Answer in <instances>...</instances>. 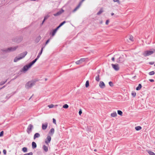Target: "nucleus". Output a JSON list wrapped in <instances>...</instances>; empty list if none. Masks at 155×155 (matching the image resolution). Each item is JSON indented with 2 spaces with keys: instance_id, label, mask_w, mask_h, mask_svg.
I'll return each instance as SVG.
<instances>
[{
  "instance_id": "bf43d9fd",
  "label": "nucleus",
  "mask_w": 155,
  "mask_h": 155,
  "mask_svg": "<svg viewBox=\"0 0 155 155\" xmlns=\"http://www.w3.org/2000/svg\"><path fill=\"white\" fill-rule=\"evenodd\" d=\"M113 1L114 2H119V0H113Z\"/></svg>"
},
{
  "instance_id": "bb28decb",
  "label": "nucleus",
  "mask_w": 155,
  "mask_h": 155,
  "mask_svg": "<svg viewBox=\"0 0 155 155\" xmlns=\"http://www.w3.org/2000/svg\"><path fill=\"white\" fill-rule=\"evenodd\" d=\"M117 115V113L116 112H114L111 114V116L112 117H115Z\"/></svg>"
},
{
  "instance_id": "4468645a",
  "label": "nucleus",
  "mask_w": 155,
  "mask_h": 155,
  "mask_svg": "<svg viewBox=\"0 0 155 155\" xmlns=\"http://www.w3.org/2000/svg\"><path fill=\"white\" fill-rule=\"evenodd\" d=\"M48 124L47 122L45 123V124H42V130H45L48 127Z\"/></svg>"
},
{
  "instance_id": "393cba45",
  "label": "nucleus",
  "mask_w": 155,
  "mask_h": 155,
  "mask_svg": "<svg viewBox=\"0 0 155 155\" xmlns=\"http://www.w3.org/2000/svg\"><path fill=\"white\" fill-rule=\"evenodd\" d=\"M147 152L150 155H155V153L150 150H147Z\"/></svg>"
},
{
  "instance_id": "f704fd0d",
  "label": "nucleus",
  "mask_w": 155,
  "mask_h": 155,
  "mask_svg": "<svg viewBox=\"0 0 155 155\" xmlns=\"http://www.w3.org/2000/svg\"><path fill=\"white\" fill-rule=\"evenodd\" d=\"M52 38V37H51L49 38L47 40L45 43V45H47L50 41V40Z\"/></svg>"
},
{
  "instance_id": "49530a36",
  "label": "nucleus",
  "mask_w": 155,
  "mask_h": 155,
  "mask_svg": "<svg viewBox=\"0 0 155 155\" xmlns=\"http://www.w3.org/2000/svg\"><path fill=\"white\" fill-rule=\"evenodd\" d=\"M154 63V61H151V62H149V64L150 65H153Z\"/></svg>"
},
{
  "instance_id": "2eb2a0df",
  "label": "nucleus",
  "mask_w": 155,
  "mask_h": 155,
  "mask_svg": "<svg viewBox=\"0 0 155 155\" xmlns=\"http://www.w3.org/2000/svg\"><path fill=\"white\" fill-rule=\"evenodd\" d=\"M57 31H55V30L54 29H53L51 31L50 33V35H51V36L52 37L54 36L55 34Z\"/></svg>"
},
{
  "instance_id": "9d476101",
  "label": "nucleus",
  "mask_w": 155,
  "mask_h": 155,
  "mask_svg": "<svg viewBox=\"0 0 155 155\" xmlns=\"http://www.w3.org/2000/svg\"><path fill=\"white\" fill-rule=\"evenodd\" d=\"M27 53L28 52L27 51H25L20 54L19 57L20 59L24 58L27 54Z\"/></svg>"
},
{
  "instance_id": "412c9836",
  "label": "nucleus",
  "mask_w": 155,
  "mask_h": 155,
  "mask_svg": "<svg viewBox=\"0 0 155 155\" xmlns=\"http://www.w3.org/2000/svg\"><path fill=\"white\" fill-rule=\"evenodd\" d=\"M41 37L40 35H39V36L37 37L35 39V42L37 43L38 42L41 40Z\"/></svg>"
},
{
  "instance_id": "a18cd8bd",
  "label": "nucleus",
  "mask_w": 155,
  "mask_h": 155,
  "mask_svg": "<svg viewBox=\"0 0 155 155\" xmlns=\"http://www.w3.org/2000/svg\"><path fill=\"white\" fill-rule=\"evenodd\" d=\"M61 27L59 25H58V26H57L54 29L56 31H58V30Z\"/></svg>"
},
{
  "instance_id": "cd10ccee",
  "label": "nucleus",
  "mask_w": 155,
  "mask_h": 155,
  "mask_svg": "<svg viewBox=\"0 0 155 155\" xmlns=\"http://www.w3.org/2000/svg\"><path fill=\"white\" fill-rule=\"evenodd\" d=\"M27 148L26 147H24L22 148V150L24 153H26L27 152Z\"/></svg>"
},
{
  "instance_id": "f03ea898",
  "label": "nucleus",
  "mask_w": 155,
  "mask_h": 155,
  "mask_svg": "<svg viewBox=\"0 0 155 155\" xmlns=\"http://www.w3.org/2000/svg\"><path fill=\"white\" fill-rule=\"evenodd\" d=\"M155 51V49L152 48L150 49V50L145 51L143 53V55L144 57L149 56L153 54Z\"/></svg>"
},
{
  "instance_id": "a19ab883",
  "label": "nucleus",
  "mask_w": 155,
  "mask_h": 155,
  "mask_svg": "<svg viewBox=\"0 0 155 155\" xmlns=\"http://www.w3.org/2000/svg\"><path fill=\"white\" fill-rule=\"evenodd\" d=\"M33 154L32 152H31L29 153H26L24 154L23 155H32Z\"/></svg>"
},
{
  "instance_id": "c9c22d12",
  "label": "nucleus",
  "mask_w": 155,
  "mask_h": 155,
  "mask_svg": "<svg viewBox=\"0 0 155 155\" xmlns=\"http://www.w3.org/2000/svg\"><path fill=\"white\" fill-rule=\"evenodd\" d=\"M66 22V21H64L62 22H61V23H60L59 25L61 27Z\"/></svg>"
},
{
  "instance_id": "f257e3e1",
  "label": "nucleus",
  "mask_w": 155,
  "mask_h": 155,
  "mask_svg": "<svg viewBox=\"0 0 155 155\" xmlns=\"http://www.w3.org/2000/svg\"><path fill=\"white\" fill-rule=\"evenodd\" d=\"M18 46L17 45L14 47H10L7 48L2 49H1V51L5 53H8L15 51L18 48Z\"/></svg>"
},
{
  "instance_id": "20e7f679",
  "label": "nucleus",
  "mask_w": 155,
  "mask_h": 155,
  "mask_svg": "<svg viewBox=\"0 0 155 155\" xmlns=\"http://www.w3.org/2000/svg\"><path fill=\"white\" fill-rule=\"evenodd\" d=\"M23 38L22 36H17L13 38L12 39V41L15 43H19L22 40Z\"/></svg>"
},
{
  "instance_id": "774afa93",
  "label": "nucleus",
  "mask_w": 155,
  "mask_h": 155,
  "mask_svg": "<svg viewBox=\"0 0 155 155\" xmlns=\"http://www.w3.org/2000/svg\"><path fill=\"white\" fill-rule=\"evenodd\" d=\"M135 77H136V76H134V78H135Z\"/></svg>"
},
{
  "instance_id": "aec40b11",
  "label": "nucleus",
  "mask_w": 155,
  "mask_h": 155,
  "mask_svg": "<svg viewBox=\"0 0 155 155\" xmlns=\"http://www.w3.org/2000/svg\"><path fill=\"white\" fill-rule=\"evenodd\" d=\"M37 60L36 58H35L34 60L31 62H30L29 63L31 67V66L34 64L37 61Z\"/></svg>"
},
{
  "instance_id": "c756f323",
  "label": "nucleus",
  "mask_w": 155,
  "mask_h": 155,
  "mask_svg": "<svg viewBox=\"0 0 155 155\" xmlns=\"http://www.w3.org/2000/svg\"><path fill=\"white\" fill-rule=\"evenodd\" d=\"M20 60V59L19 57L18 58L17 57H16L14 59V61L16 62H17L18 60Z\"/></svg>"
},
{
  "instance_id": "5701e85b",
  "label": "nucleus",
  "mask_w": 155,
  "mask_h": 155,
  "mask_svg": "<svg viewBox=\"0 0 155 155\" xmlns=\"http://www.w3.org/2000/svg\"><path fill=\"white\" fill-rule=\"evenodd\" d=\"M104 12L103 8H101L100 11L97 12V15H100L102 12Z\"/></svg>"
},
{
  "instance_id": "79ce46f5",
  "label": "nucleus",
  "mask_w": 155,
  "mask_h": 155,
  "mask_svg": "<svg viewBox=\"0 0 155 155\" xmlns=\"http://www.w3.org/2000/svg\"><path fill=\"white\" fill-rule=\"evenodd\" d=\"M54 105H53V104L49 105L48 106V107L49 108H52L54 107Z\"/></svg>"
},
{
  "instance_id": "7ed1b4c3",
  "label": "nucleus",
  "mask_w": 155,
  "mask_h": 155,
  "mask_svg": "<svg viewBox=\"0 0 155 155\" xmlns=\"http://www.w3.org/2000/svg\"><path fill=\"white\" fill-rule=\"evenodd\" d=\"M35 81H31L27 82L25 85V87L27 89H29L31 87L35 84Z\"/></svg>"
},
{
  "instance_id": "a211bd4d",
  "label": "nucleus",
  "mask_w": 155,
  "mask_h": 155,
  "mask_svg": "<svg viewBox=\"0 0 155 155\" xmlns=\"http://www.w3.org/2000/svg\"><path fill=\"white\" fill-rule=\"evenodd\" d=\"M42 149L45 152H47L48 151V147L46 146L45 145H43L42 147Z\"/></svg>"
},
{
  "instance_id": "ddd939ff",
  "label": "nucleus",
  "mask_w": 155,
  "mask_h": 155,
  "mask_svg": "<svg viewBox=\"0 0 155 155\" xmlns=\"http://www.w3.org/2000/svg\"><path fill=\"white\" fill-rule=\"evenodd\" d=\"M123 58L121 56H120L117 60V62L118 63H121L123 62Z\"/></svg>"
},
{
  "instance_id": "f3484780",
  "label": "nucleus",
  "mask_w": 155,
  "mask_h": 155,
  "mask_svg": "<svg viewBox=\"0 0 155 155\" xmlns=\"http://www.w3.org/2000/svg\"><path fill=\"white\" fill-rule=\"evenodd\" d=\"M40 136V134L39 133H36L34 135L33 139L34 140H35L36 138L39 137Z\"/></svg>"
},
{
  "instance_id": "72a5a7b5",
  "label": "nucleus",
  "mask_w": 155,
  "mask_h": 155,
  "mask_svg": "<svg viewBox=\"0 0 155 155\" xmlns=\"http://www.w3.org/2000/svg\"><path fill=\"white\" fill-rule=\"evenodd\" d=\"M68 105L67 104H64L63 106V107L65 109L68 108Z\"/></svg>"
},
{
  "instance_id": "39448f33",
  "label": "nucleus",
  "mask_w": 155,
  "mask_h": 155,
  "mask_svg": "<svg viewBox=\"0 0 155 155\" xmlns=\"http://www.w3.org/2000/svg\"><path fill=\"white\" fill-rule=\"evenodd\" d=\"M31 66L30 64H28L25 65L23 68L21 69V71H23L24 72L26 71L30 68L31 67Z\"/></svg>"
},
{
  "instance_id": "8fccbe9b",
  "label": "nucleus",
  "mask_w": 155,
  "mask_h": 155,
  "mask_svg": "<svg viewBox=\"0 0 155 155\" xmlns=\"http://www.w3.org/2000/svg\"><path fill=\"white\" fill-rule=\"evenodd\" d=\"M82 110L80 109L79 110V114L81 115V114H82Z\"/></svg>"
},
{
  "instance_id": "338daca9",
  "label": "nucleus",
  "mask_w": 155,
  "mask_h": 155,
  "mask_svg": "<svg viewBox=\"0 0 155 155\" xmlns=\"http://www.w3.org/2000/svg\"><path fill=\"white\" fill-rule=\"evenodd\" d=\"M47 80V78H46L45 79V81H46Z\"/></svg>"
},
{
  "instance_id": "3c124183",
  "label": "nucleus",
  "mask_w": 155,
  "mask_h": 155,
  "mask_svg": "<svg viewBox=\"0 0 155 155\" xmlns=\"http://www.w3.org/2000/svg\"><path fill=\"white\" fill-rule=\"evenodd\" d=\"M109 20L108 19L106 21V22H105L106 25H108V23H109Z\"/></svg>"
},
{
  "instance_id": "423d86ee",
  "label": "nucleus",
  "mask_w": 155,
  "mask_h": 155,
  "mask_svg": "<svg viewBox=\"0 0 155 155\" xmlns=\"http://www.w3.org/2000/svg\"><path fill=\"white\" fill-rule=\"evenodd\" d=\"M33 127V126L31 124H29L28 125L26 130L28 134H29L31 132V130Z\"/></svg>"
},
{
  "instance_id": "e433bc0d",
  "label": "nucleus",
  "mask_w": 155,
  "mask_h": 155,
  "mask_svg": "<svg viewBox=\"0 0 155 155\" xmlns=\"http://www.w3.org/2000/svg\"><path fill=\"white\" fill-rule=\"evenodd\" d=\"M155 72L153 71H150L149 73V74L150 75H152L154 74Z\"/></svg>"
},
{
  "instance_id": "9b49d317",
  "label": "nucleus",
  "mask_w": 155,
  "mask_h": 155,
  "mask_svg": "<svg viewBox=\"0 0 155 155\" xmlns=\"http://www.w3.org/2000/svg\"><path fill=\"white\" fill-rule=\"evenodd\" d=\"M64 12V10L63 9H61V10H60L58 12L54 14L53 15L55 16L59 15Z\"/></svg>"
},
{
  "instance_id": "1a4fd4ad",
  "label": "nucleus",
  "mask_w": 155,
  "mask_h": 155,
  "mask_svg": "<svg viewBox=\"0 0 155 155\" xmlns=\"http://www.w3.org/2000/svg\"><path fill=\"white\" fill-rule=\"evenodd\" d=\"M85 60L86 59L85 58H81L80 60L76 61L75 62V63L77 64H81L83 62L85 61Z\"/></svg>"
},
{
  "instance_id": "6e6d98bb",
  "label": "nucleus",
  "mask_w": 155,
  "mask_h": 155,
  "mask_svg": "<svg viewBox=\"0 0 155 155\" xmlns=\"http://www.w3.org/2000/svg\"><path fill=\"white\" fill-rule=\"evenodd\" d=\"M45 46L46 45H43L41 49H42V50L43 51V49L45 48Z\"/></svg>"
},
{
  "instance_id": "69168bd1",
  "label": "nucleus",
  "mask_w": 155,
  "mask_h": 155,
  "mask_svg": "<svg viewBox=\"0 0 155 155\" xmlns=\"http://www.w3.org/2000/svg\"><path fill=\"white\" fill-rule=\"evenodd\" d=\"M33 95H32V96L30 97V98L29 99H31V98H32V97L33 96Z\"/></svg>"
},
{
  "instance_id": "ea45409f",
  "label": "nucleus",
  "mask_w": 155,
  "mask_h": 155,
  "mask_svg": "<svg viewBox=\"0 0 155 155\" xmlns=\"http://www.w3.org/2000/svg\"><path fill=\"white\" fill-rule=\"evenodd\" d=\"M109 85L111 87H113L114 86V84L112 82L110 81L109 82Z\"/></svg>"
},
{
  "instance_id": "603ef678",
  "label": "nucleus",
  "mask_w": 155,
  "mask_h": 155,
  "mask_svg": "<svg viewBox=\"0 0 155 155\" xmlns=\"http://www.w3.org/2000/svg\"><path fill=\"white\" fill-rule=\"evenodd\" d=\"M43 50L42 49H41L39 53V54L41 55L42 53Z\"/></svg>"
},
{
  "instance_id": "09e8293b",
  "label": "nucleus",
  "mask_w": 155,
  "mask_h": 155,
  "mask_svg": "<svg viewBox=\"0 0 155 155\" xmlns=\"http://www.w3.org/2000/svg\"><path fill=\"white\" fill-rule=\"evenodd\" d=\"M3 152L4 155H5L6 154V150H5L4 149L3 150Z\"/></svg>"
},
{
  "instance_id": "680f3d73",
  "label": "nucleus",
  "mask_w": 155,
  "mask_h": 155,
  "mask_svg": "<svg viewBox=\"0 0 155 155\" xmlns=\"http://www.w3.org/2000/svg\"><path fill=\"white\" fill-rule=\"evenodd\" d=\"M84 0H81L80 2H81V3L82 4V2Z\"/></svg>"
},
{
  "instance_id": "2f4dec72",
  "label": "nucleus",
  "mask_w": 155,
  "mask_h": 155,
  "mask_svg": "<svg viewBox=\"0 0 155 155\" xmlns=\"http://www.w3.org/2000/svg\"><path fill=\"white\" fill-rule=\"evenodd\" d=\"M117 114L121 116L122 115L123 112H122L120 110H118L117 111Z\"/></svg>"
},
{
  "instance_id": "c85d7f7f",
  "label": "nucleus",
  "mask_w": 155,
  "mask_h": 155,
  "mask_svg": "<svg viewBox=\"0 0 155 155\" xmlns=\"http://www.w3.org/2000/svg\"><path fill=\"white\" fill-rule=\"evenodd\" d=\"M100 75L99 74H98L97 76H96L95 77V80L97 82H98L100 80Z\"/></svg>"
},
{
  "instance_id": "864d4df0",
  "label": "nucleus",
  "mask_w": 155,
  "mask_h": 155,
  "mask_svg": "<svg viewBox=\"0 0 155 155\" xmlns=\"http://www.w3.org/2000/svg\"><path fill=\"white\" fill-rule=\"evenodd\" d=\"M41 55L38 54V56H37V58H36V59H37V60H38V59L39 58L40 56Z\"/></svg>"
},
{
  "instance_id": "37998d69",
  "label": "nucleus",
  "mask_w": 155,
  "mask_h": 155,
  "mask_svg": "<svg viewBox=\"0 0 155 155\" xmlns=\"http://www.w3.org/2000/svg\"><path fill=\"white\" fill-rule=\"evenodd\" d=\"M49 17V15H47L45 16L44 17V19L45 20H47Z\"/></svg>"
},
{
  "instance_id": "c03bdc74",
  "label": "nucleus",
  "mask_w": 155,
  "mask_h": 155,
  "mask_svg": "<svg viewBox=\"0 0 155 155\" xmlns=\"http://www.w3.org/2000/svg\"><path fill=\"white\" fill-rule=\"evenodd\" d=\"M3 134L4 131H1L0 133V137L2 136L3 135Z\"/></svg>"
},
{
  "instance_id": "e2e57ef3",
  "label": "nucleus",
  "mask_w": 155,
  "mask_h": 155,
  "mask_svg": "<svg viewBox=\"0 0 155 155\" xmlns=\"http://www.w3.org/2000/svg\"><path fill=\"white\" fill-rule=\"evenodd\" d=\"M111 16H113L114 15V13H111Z\"/></svg>"
},
{
  "instance_id": "6ab92c4d",
  "label": "nucleus",
  "mask_w": 155,
  "mask_h": 155,
  "mask_svg": "<svg viewBox=\"0 0 155 155\" xmlns=\"http://www.w3.org/2000/svg\"><path fill=\"white\" fill-rule=\"evenodd\" d=\"M54 128H52L50 129V130L49 132V134H50L52 136L54 134Z\"/></svg>"
},
{
  "instance_id": "4c0bfd02",
  "label": "nucleus",
  "mask_w": 155,
  "mask_h": 155,
  "mask_svg": "<svg viewBox=\"0 0 155 155\" xmlns=\"http://www.w3.org/2000/svg\"><path fill=\"white\" fill-rule=\"evenodd\" d=\"M131 95L133 97H135V96L136 95V93L135 92H133L131 93Z\"/></svg>"
},
{
  "instance_id": "4be33fe9",
  "label": "nucleus",
  "mask_w": 155,
  "mask_h": 155,
  "mask_svg": "<svg viewBox=\"0 0 155 155\" xmlns=\"http://www.w3.org/2000/svg\"><path fill=\"white\" fill-rule=\"evenodd\" d=\"M32 147L33 149L37 147V144L35 142H33L32 143Z\"/></svg>"
},
{
  "instance_id": "58836bf2",
  "label": "nucleus",
  "mask_w": 155,
  "mask_h": 155,
  "mask_svg": "<svg viewBox=\"0 0 155 155\" xmlns=\"http://www.w3.org/2000/svg\"><path fill=\"white\" fill-rule=\"evenodd\" d=\"M7 80H6L5 81H2L0 83V85H3L7 82Z\"/></svg>"
},
{
  "instance_id": "7c9ffc66",
  "label": "nucleus",
  "mask_w": 155,
  "mask_h": 155,
  "mask_svg": "<svg viewBox=\"0 0 155 155\" xmlns=\"http://www.w3.org/2000/svg\"><path fill=\"white\" fill-rule=\"evenodd\" d=\"M128 38L132 41H134L133 37L132 35H130L129 37H128Z\"/></svg>"
},
{
  "instance_id": "a878e982",
  "label": "nucleus",
  "mask_w": 155,
  "mask_h": 155,
  "mask_svg": "<svg viewBox=\"0 0 155 155\" xmlns=\"http://www.w3.org/2000/svg\"><path fill=\"white\" fill-rule=\"evenodd\" d=\"M142 127L140 126H138L135 127V130L137 131H139L141 130Z\"/></svg>"
},
{
  "instance_id": "0e129e2a",
  "label": "nucleus",
  "mask_w": 155,
  "mask_h": 155,
  "mask_svg": "<svg viewBox=\"0 0 155 155\" xmlns=\"http://www.w3.org/2000/svg\"><path fill=\"white\" fill-rule=\"evenodd\" d=\"M94 151H95V152H96V151H97V150L96 149H94Z\"/></svg>"
},
{
  "instance_id": "0eeeda50",
  "label": "nucleus",
  "mask_w": 155,
  "mask_h": 155,
  "mask_svg": "<svg viewBox=\"0 0 155 155\" xmlns=\"http://www.w3.org/2000/svg\"><path fill=\"white\" fill-rule=\"evenodd\" d=\"M111 65L113 69L116 71H118L119 70V67L118 64H112Z\"/></svg>"
},
{
  "instance_id": "052dcab7",
  "label": "nucleus",
  "mask_w": 155,
  "mask_h": 155,
  "mask_svg": "<svg viewBox=\"0 0 155 155\" xmlns=\"http://www.w3.org/2000/svg\"><path fill=\"white\" fill-rule=\"evenodd\" d=\"M6 85H5L4 86H3L1 88H1V89L4 88L5 87Z\"/></svg>"
},
{
  "instance_id": "6e6552de",
  "label": "nucleus",
  "mask_w": 155,
  "mask_h": 155,
  "mask_svg": "<svg viewBox=\"0 0 155 155\" xmlns=\"http://www.w3.org/2000/svg\"><path fill=\"white\" fill-rule=\"evenodd\" d=\"M51 138L50 136L49 135L48 136L45 141V143L46 144L48 145V143L51 142Z\"/></svg>"
},
{
  "instance_id": "de8ad7c7",
  "label": "nucleus",
  "mask_w": 155,
  "mask_h": 155,
  "mask_svg": "<svg viewBox=\"0 0 155 155\" xmlns=\"http://www.w3.org/2000/svg\"><path fill=\"white\" fill-rule=\"evenodd\" d=\"M53 122L55 124H56V120L54 118L53 119Z\"/></svg>"
},
{
  "instance_id": "dca6fc26",
  "label": "nucleus",
  "mask_w": 155,
  "mask_h": 155,
  "mask_svg": "<svg viewBox=\"0 0 155 155\" xmlns=\"http://www.w3.org/2000/svg\"><path fill=\"white\" fill-rule=\"evenodd\" d=\"M81 5V2H79L78 5L72 11V12H75L80 7Z\"/></svg>"
},
{
  "instance_id": "5fc2aeb1",
  "label": "nucleus",
  "mask_w": 155,
  "mask_h": 155,
  "mask_svg": "<svg viewBox=\"0 0 155 155\" xmlns=\"http://www.w3.org/2000/svg\"><path fill=\"white\" fill-rule=\"evenodd\" d=\"M149 81L151 82H154V80L152 79H150L149 80Z\"/></svg>"
},
{
  "instance_id": "b1692460",
  "label": "nucleus",
  "mask_w": 155,
  "mask_h": 155,
  "mask_svg": "<svg viewBox=\"0 0 155 155\" xmlns=\"http://www.w3.org/2000/svg\"><path fill=\"white\" fill-rule=\"evenodd\" d=\"M142 87V85L141 84H138V86L136 88V90L137 91H139L141 89Z\"/></svg>"
},
{
  "instance_id": "473e14b6",
  "label": "nucleus",
  "mask_w": 155,
  "mask_h": 155,
  "mask_svg": "<svg viewBox=\"0 0 155 155\" xmlns=\"http://www.w3.org/2000/svg\"><path fill=\"white\" fill-rule=\"evenodd\" d=\"M89 85V81L87 80L86 81L85 83V87H87Z\"/></svg>"
},
{
  "instance_id": "f8f14e48",
  "label": "nucleus",
  "mask_w": 155,
  "mask_h": 155,
  "mask_svg": "<svg viewBox=\"0 0 155 155\" xmlns=\"http://www.w3.org/2000/svg\"><path fill=\"white\" fill-rule=\"evenodd\" d=\"M99 86L101 88H104L105 87V85L104 83L102 81H101L99 84Z\"/></svg>"
},
{
  "instance_id": "13d9d810",
  "label": "nucleus",
  "mask_w": 155,
  "mask_h": 155,
  "mask_svg": "<svg viewBox=\"0 0 155 155\" xmlns=\"http://www.w3.org/2000/svg\"><path fill=\"white\" fill-rule=\"evenodd\" d=\"M45 20H45L44 19V20H43V21L42 22V23L41 24V25H42L45 22Z\"/></svg>"
},
{
  "instance_id": "4d7b16f0",
  "label": "nucleus",
  "mask_w": 155,
  "mask_h": 155,
  "mask_svg": "<svg viewBox=\"0 0 155 155\" xmlns=\"http://www.w3.org/2000/svg\"><path fill=\"white\" fill-rule=\"evenodd\" d=\"M114 60H115V58L114 57H112V58H111V60L113 61H114Z\"/></svg>"
}]
</instances>
